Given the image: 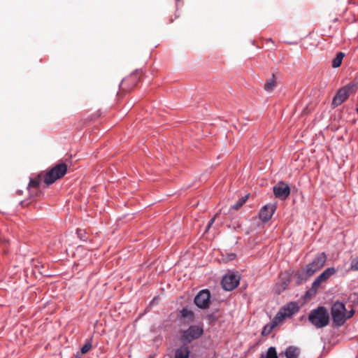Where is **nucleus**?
I'll return each mask as SVG.
<instances>
[{"label": "nucleus", "instance_id": "nucleus-21", "mask_svg": "<svg viewBox=\"0 0 358 358\" xmlns=\"http://www.w3.org/2000/svg\"><path fill=\"white\" fill-rule=\"evenodd\" d=\"M275 327V324H273L271 322L267 324H266L262 331V334L263 336L268 335L273 329Z\"/></svg>", "mask_w": 358, "mask_h": 358}, {"label": "nucleus", "instance_id": "nucleus-4", "mask_svg": "<svg viewBox=\"0 0 358 358\" xmlns=\"http://www.w3.org/2000/svg\"><path fill=\"white\" fill-rule=\"evenodd\" d=\"M331 314L334 323L342 326L346 321V308L343 303L336 301L331 308Z\"/></svg>", "mask_w": 358, "mask_h": 358}, {"label": "nucleus", "instance_id": "nucleus-18", "mask_svg": "<svg viewBox=\"0 0 358 358\" xmlns=\"http://www.w3.org/2000/svg\"><path fill=\"white\" fill-rule=\"evenodd\" d=\"M345 57V53L343 52H339L336 54L335 58L333 59L331 66L334 69L338 68L341 64L342 61Z\"/></svg>", "mask_w": 358, "mask_h": 358}, {"label": "nucleus", "instance_id": "nucleus-7", "mask_svg": "<svg viewBox=\"0 0 358 358\" xmlns=\"http://www.w3.org/2000/svg\"><path fill=\"white\" fill-rule=\"evenodd\" d=\"M336 273V269L334 267L326 268L321 274H320L312 283L310 292L315 293L320 285L325 282L331 276Z\"/></svg>", "mask_w": 358, "mask_h": 358}, {"label": "nucleus", "instance_id": "nucleus-26", "mask_svg": "<svg viewBox=\"0 0 358 358\" xmlns=\"http://www.w3.org/2000/svg\"><path fill=\"white\" fill-rule=\"evenodd\" d=\"M354 313H355V310L353 309H352L350 312L346 311V320L352 317V315H354Z\"/></svg>", "mask_w": 358, "mask_h": 358}, {"label": "nucleus", "instance_id": "nucleus-2", "mask_svg": "<svg viewBox=\"0 0 358 358\" xmlns=\"http://www.w3.org/2000/svg\"><path fill=\"white\" fill-rule=\"evenodd\" d=\"M308 320L316 328H323L329 322V313L326 308L320 306L311 310L308 315Z\"/></svg>", "mask_w": 358, "mask_h": 358}, {"label": "nucleus", "instance_id": "nucleus-1", "mask_svg": "<svg viewBox=\"0 0 358 358\" xmlns=\"http://www.w3.org/2000/svg\"><path fill=\"white\" fill-rule=\"evenodd\" d=\"M327 256L324 252L319 253L306 267L297 271L296 275L300 280H307L325 264Z\"/></svg>", "mask_w": 358, "mask_h": 358}, {"label": "nucleus", "instance_id": "nucleus-20", "mask_svg": "<svg viewBox=\"0 0 358 358\" xmlns=\"http://www.w3.org/2000/svg\"><path fill=\"white\" fill-rule=\"evenodd\" d=\"M92 346V338H90L86 341L85 345L81 348L80 352L81 354H86L90 351Z\"/></svg>", "mask_w": 358, "mask_h": 358}, {"label": "nucleus", "instance_id": "nucleus-12", "mask_svg": "<svg viewBox=\"0 0 358 358\" xmlns=\"http://www.w3.org/2000/svg\"><path fill=\"white\" fill-rule=\"evenodd\" d=\"M190 350L187 345L183 344L175 351L174 358H189Z\"/></svg>", "mask_w": 358, "mask_h": 358}, {"label": "nucleus", "instance_id": "nucleus-10", "mask_svg": "<svg viewBox=\"0 0 358 358\" xmlns=\"http://www.w3.org/2000/svg\"><path fill=\"white\" fill-rule=\"evenodd\" d=\"M240 278L235 274H229L223 277L222 285L224 289L231 291L235 289L239 284Z\"/></svg>", "mask_w": 358, "mask_h": 358}, {"label": "nucleus", "instance_id": "nucleus-11", "mask_svg": "<svg viewBox=\"0 0 358 358\" xmlns=\"http://www.w3.org/2000/svg\"><path fill=\"white\" fill-rule=\"evenodd\" d=\"M275 210V207L273 205H265L260 210L259 213V219L263 222H268L272 217Z\"/></svg>", "mask_w": 358, "mask_h": 358}, {"label": "nucleus", "instance_id": "nucleus-6", "mask_svg": "<svg viewBox=\"0 0 358 358\" xmlns=\"http://www.w3.org/2000/svg\"><path fill=\"white\" fill-rule=\"evenodd\" d=\"M355 90V84L350 83L343 87L341 88L333 99L331 105L333 108H336L341 105L346 101L349 96L352 94Z\"/></svg>", "mask_w": 358, "mask_h": 358}, {"label": "nucleus", "instance_id": "nucleus-8", "mask_svg": "<svg viewBox=\"0 0 358 358\" xmlns=\"http://www.w3.org/2000/svg\"><path fill=\"white\" fill-rule=\"evenodd\" d=\"M275 197L281 200L286 199L290 194V188L285 182H279L273 187Z\"/></svg>", "mask_w": 358, "mask_h": 358}, {"label": "nucleus", "instance_id": "nucleus-13", "mask_svg": "<svg viewBox=\"0 0 358 358\" xmlns=\"http://www.w3.org/2000/svg\"><path fill=\"white\" fill-rule=\"evenodd\" d=\"M298 310L296 305L294 303H290L285 306L280 310L285 314L286 317H290L295 311Z\"/></svg>", "mask_w": 358, "mask_h": 358}, {"label": "nucleus", "instance_id": "nucleus-15", "mask_svg": "<svg viewBox=\"0 0 358 358\" xmlns=\"http://www.w3.org/2000/svg\"><path fill=\"white\" fill-rule=\"evenodd\" d=\"M276 87V80L274 73L272 77L267 80L264 84V88L266 92H272Z\"/></svg>", "mask_w": 358, "mask_h": 358}, {"label": "nucleus", "instance_id": "nucleus-24", "mask_svg": "<svg viewBox=\"0 0 358 358\" xmlns=\"http://www.w3.org/2000/svg\"><path fill=\"white\" fill-rule=\"evenodd\" d=\"M266 358H278L274 347H270L268 349Z\"/></svg>", "mask_w": 358, "mask_h": 358}, {"label": "nucleus", "instance_id": "nucleus-27", "mask_svg": "<svg viewBox=\"0 0 358 358\" xmlns=\"http://www.w3.org/2000/svg\"><path fill=\"white\" fill-rule=\"evenodd\" d=\"M215 218H216V215L215 217H213L208 222V225H207V229L206 230H208L210 227L211 225L214 223L215 220Z\"/></svg>", "mask_w": 358, "mask_h": 358}, {"label": "nucleus", "instance_id": "nucleus-28", "mask_svg": "<svg viewBox=\"0 0 358 358\" xmlns=\"http://www.w3.org/2000/svg\"><path fill=\"white\" fill-rule=\"evenodd\" d=\"M234 257H235V255L232 254V255H231V259H234Z\"/></svg>", "mask_w": 358, "mask_h": 358}, {"label": "nucleus", "instance_id": "nucleus-29", "mask_svg": "<svg viewBox=\"0 0 358 358\" xmlns=\"http://www.w3.org/2000/svg\"><path fill=\"white\" fill-rule=\"evenodd\" d=\"M267 41H268V42H273V40H272L271 38H268Z\"/></svg>", "mask_w": 358, "mask_h": 358}, {"label": "nucleus", "instance_id": "nucleus-16", "mask_svg": "<svg viewBox=\"0 0 358 358\" xmlns=\"http://www.w3.org/2000/svg\"><path fill=\"white\" fill-rule=\"evenodd\" d=\"M290 282L289 276L286 275L285 278H281V282L276 285V292L280 294L283 292L288 286Z\"/></svg>", "mask_w": 358, "mask_h": 358}, {"label": "nucleus", "instance_id": "nucleus-17", "mask_svg": "<svg viewBox=\"0 0 358 358\" xmlns=\"http://www.w3.org/2000/svg\"><path fill=\"white\" fill-rule=\"evenodd\" d=\"M285 355L287 358H298L299 351L297 348L290 346L286 349Z\"/></svg>", "mask_w": 358, "mask_h": 358}, {"label": "nucleus", "instance_id": "nucleus-25", "mask_svg": "<svg viewBox=\"0 0 358 358\" xmlns=\"http://www.w3.org/2000/svg\"><path fill=\"white\" fill-rule=\"evenodd\" d=\"M350 269L354 271H358V257L351 260Z\"/></svg>", "mask_w": 358, "mask_h": 358}, {"label": "nucleus", "instance_id": "nucleus-19", "mask_svg": "<svg viewBox=\"0 0 358 358\" xmlns=\"http://www.w3.org/2000/svg\"><path fill=\"white\" fill-rule=\"evenodd\" d=\"M286 318V316L285 314H283L281 310H280L276 315L274 317L271 322L273 324H275V326L276 327L278 324H280L281 322H282Z\"/></svg>", "mask_w": 358, "mask_h": 358}, {"label": "nucleus", "instance_id": "nucleus-23", "mask_svg": "<svg viewBox=\"0 0 358 358\" xmlns=\"http://www.w3.org/2000/svg\"><path fill=\"white\" fill-rule=\"evenodd\" d=\"M180 313H181L182 317H183L189 318L192 320L194 318V313L191 310H189L187 308H182V310L180 311Z\"/></svg>", "mask_w": 358, "mask_h": 358}, {"label": "nucleus", "instance_id": "nucleus-31", "mask_svg": "<svg viewBox=\"0 0 358 358\" xmlns=\"http://www.w3.org/2000/svg\"><path fill=\"white\" fill-rule=\"evenodd\" d=\"M262 358H264V357H262Z\"/></svg>", "mask_w": 358, "mask_h": 358}, {"label": "nucleus", "instance_id": "nucleus-14", "mask_svg": "<svg viewBox=\"0 0 358 358\" xmlns=\"http://www.w3.org/2000/svg\"><path fill=\"white\" fill-rule=\"evenodd\" d=\"M43 175L44 174L43 173H41L37 176V177L31 178L29 181L27 188L29 189L33 188H38L41 183V181L42 180H43Z\"/></svg>", "mask_w": 358, "mask_h": 358}, {"label": "nucleus", "instance_id": "nucleus-5", "mask_svg": "<svg viewBox=\"0 0 358 358\" xmlns=\"http://www.w3.org/2000/svg\"><path fill=\"white\" fill-rule=\"evenodd\" d=\"M203 334V329L201 326L192 325L187 329L181 333L180 341L185 345L192 341L198 339Z\"/></svg>", "mask_w": 358, "mask_h": 358}, {"label": "nucleus", "instance_id": "nucleus-3", "mask_svg": "<svg viewBox=\"0 0 358 358\" xmlns=\"http://www.w3.org/2000/svg\"><path fill=\"white\" fill-rule=\"evenodd\" d=\"M68 166L66 163L62 162L55 165L47 171L43 175V182L49 186L57 180L62 178L67 173Z\"/></svg>", "mask_w": 358, "mask_h": 358}, {"label": "nucleus", "instance_id": "nucleus-9", "mask_svg": "<svg viewBox=\"0 0 358 358\" xmlns=\"http://www.w3.org/2000/svg\"><path fill=\"white\" fill-rule=\"evenodd\" d=\"M210 294L208 289H203L199 292L194 298L195 304L200 308L205 309L208 307Z\"/></svg>", "mask_w": 358, "mask_h": 358}, {"label": "nucleus", "instance_id": "nucleus-22", "mask_svg": "<svg viewBox=\"0 0 358 358\" xmlns=\"http://www.w3.org/2000/svg\"><path fill=\"white\" fill-rule=\"evenodd\" d=\"M249 197V194H246L242 198H241L238 201H237L234 206H231L232 209L238 210L239 208H241L248 200Z\"/></svg>", "mask_w": 358, "mask_h": 358}, {"label": "nucleus", "instance_id": "nucleus-30", "mask_svg": "<svg viewBox=\"0 0 358 358\" xmlns=\"http://www.w3.org/2000/svg\"><path fill=\"white\" fill-rule=\"evenodd\" d=\"M150 358H152V357H150Z\"/></svg>", "mask_w": 358, "mask_h": 358}]
</instances>
